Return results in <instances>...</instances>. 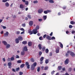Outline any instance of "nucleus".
Returning <instances> with one entry per match:
<instances>
[{"label":"nucleus","mask_w":75,"mask_h":75,"mask_svg":"<svg viewBox=\"0 0 75 75\" xmlns=\"http://www.w3.org/2000/svg\"><path fill=\"white\" fill-rule=\"evenodd\" d=\"M39 28H40V26L38 25H37L36 28L33 30V34H36L38 33V30H38Z\"/></svg>","instance_id":"nucleus-1"},{"label":"nucleus","mask_w":75,"mask_h":75,"mask_svg":"<svg viewBox=\"0 0 75 75\" xmlns=\"http://www.w3.org/2000/svg\"><path fill=\"white\" fill-rule=\"evenodd\" d=\"M68 53H69L70 54V55L71 56V57H75V54H74V52H72V51H70L69 50H68L67 51Z\"/></svg>","instance_id":"nucleus-2"},{"label":"nucleus","mask_w":75,"mask_h":75,"mask_svg":"<svg viewBox=\"0 0 75 75\" xmlns=\"http://www.w3.org/2000/svg\"><path fill=\"white\" fill-rule=\"evenodd\" d=\"M25 65L27 66V69H30V65H29V63L28 62H25Z\"/></svg>","instance_id":"nucleus-3"},{"label":"nucleus","mask_w":75,"mask_h":75,"mask_svg":"<svg viewBox=\"0 0 75 75\" xmlns=\"http://www.w3.org/2000/svg\"><path fill=\"white\" fill-rule=\"evenodd\" d=\"M69 63V59H67L64 62L65 65H67Z\"/></svg>","instance_id":"nucleus-4"},{"label":"nucleus","mask_w":75,"mask_h":75,"mask_svg":"<svg viewBox=\"0 0 75 75\" xmlns=\"http://www.w3.org/2000/svg\"><path fill=\"white\" fill-rule=\"evenodd\" d=\"M42 12H43V9L42 8H40L38 10V12L39 14L42 13Z\"/></svg>","instance_id":"nucleus-5"},{"label":"nucleus","mask_w":75,"mask_h":75,"mask_svg":"<svg viewBox=\"0 0 75 75\" xmlns=\"http://www.w3.org/2000/svg\"><path fill=\"white\" fill-rule=\"evenodd\" d=\"M8 66L9 68H11V62H9L8 63Z\"/></svg>","instance_id":"nucleus-6"},{"label":"nucleus","mask_w":75,"mask_h":75,"mask_svg":"<svg viewBox=\"0 0 75 75\" xmlns=\"http://www.w3.org/2000/svg\"><path fill=\"white\" fill-rule=\"evenodd\" d=\"M23 51H28L27 47V46H25L23 49Z\"/></svg>","instance_id":"nucleus-7"},{"label":"nucleus","mask_w":75,"mask_h":75,"mask_svg":"<svg viewBox=\"0 0 75 75\" xmlns=\"http://www.w3.org/2000/svg\"><path fill=\"white\" fill-rule=\"evenodd\" d=\"M59 47H57V49L56 50V53H59Z\"/></svg>","instance_id":"nucleus-8"},{"label":"nucleus","mask_w":75,"mask_h":75,"mask_svg":"<svg viewBox=\"0 0 75 75\" xmlns=\"http://www.w3.org/2000/svg\"><path fill=\"white\" fill-rule=\"evenodd\" d=\"M51 37L50 35H47V36L46 37V38L47 40H51Z\"/></svg>","instance_id":"nucleus-9"},{"label":"nucleus","mask_w":75,"mask_h":75,"mask_svg":"<svg viewBox=\"0 0 75 75\" xmlns=\"http://www.w3.org/2000/svg\"><path fill=\"white\" fill-rule=\"evenodd\" d=\"M18 40H19V41H22V40H23V37H22L21 36H19L18 37Z\"/></svg>","instance_id":"nucleus-10"},{"label":"nucleus","mask_w":75,"mask_h":75,"mask_svg":"<svg viewBox=\"0 0 75 75\" xmlns=\"http://www.w3.org/2000/svg\"><path fill=\"white\" fill-rule=\"evenodd\" d=\"M24 5L23 4H21V5H20V8H21V9H23V8H24Z\"/></svg>","instance_id":"nucleus-11"},{"label":"nucleus","mask_w":75,"mask_h":75,"mask_svg":"<svg viewBox=\"0 0 75 75\" xmlns=\"http://www.w3.org/2000/svg\"><path fill=\"white\" fill-rule=\"evenodd\" d=\"M9 34L8 32H6V33H4V37H7V36Z\"/></svg>","instance_id":"nucleus-12"},{"label":"nucleus","mask_w":75,"mask_h":75,"mask_svg":"<svg viewBox=\"0 0 75 75\" xmlns=\"http://www.w3.org/2000/svg\"><path fill=\"white\" fill-rule=\"evenodd\" d=\"M29 24L30 26H32L33 25V21H30L29 23Z\"/></svg>","instance_id":"nucleus-13"},{"label":"nucleus","mask_w":75,"mask_h":75,"mask_svg":"<svg viewBox=\"0 0 75 75\" xmlns=\"http://www.w3.org/2000/svg\"><path fill=\"white\" fill-rule=\"evenodd\" d=\"M38 47L39 50H41L42 49V46L41 44H39L38 45Z\"/></svg>","instance_id":"nucleus-14"},{"label":"nucleus","mask_w":75,"mask_h":75,"mask_svg":"<svg viewBox=\"0 0 75 75\" xmlns=\"http://www.w3.org/2000/svg\"><path fill=\"white\" fill-rule=\"evenodd\" d=\"M15 41L16 44H18L19 43V40L18 38H16L15 40Z\"/></svg>","instance_id":"nucleus-15"},{"label":"nucleus","mask_w":75,"mask_h":75,"mask_svg":"<svg viewBox=\"0 0 75 75\" xmlns=\"http://www.w3.org/2000/svg\"><path fill=\"white\" fill-rule=\"evenodd\" d=\"M9 6H10V4H9L8 3L6 2L5 3V6L6 7H9Z\"/></svg>","instance_id":"nucleus-16"},{"label":"nucleus","mask_w":75,"mask_h":75,"mask_svg":"<svg viewBox=\"0 0 75 75\" xmlns=\"http://www.w3.org/2000/svg\"><path fill=\"white\" fill-rule=\"evenodd\" d=\"M28 46H29V47H31L32 45V42H28Z\"/></svg>","instance_id":"nucleus-17"},{"label":"nucleus","mask_w":75,"mask_h":75,"mask_svg":"<svg viewBox=\"0 0 75 75\" xmlns=\"http://www.w3.org/2000/svg\"><path fill=\"white\" fill-rule=\"evenodd\" d=\"M2 43H3V44H4L5 45H7V42H6V41H2Z\"/></svg>","instance_id":"nucleus-18"},{"label":"nucleus","mask_w":75,"mask_h":75,"mask_svg":"<svg viewBox=\"0 0 75 75\" xmlns=\"http://www.w3.org/2000/svg\"><path fill=\"white\" fill-rule=\"evenodd\" d=\"M28 33H29V34H30V35H31L33 34V32L31 31V30H29L28 31Z\"/></svg>","instance_id":"nucleus-19"},{"label":"nucleus","mask_w":75,"mask_h":75,"mask_svg":"<svg viewBox=\"0 0 75 75\" xmlns=\"http://www.w3.org/2000/svg\"><path fill=\"white\" fill-rule=\"evenodd\" d=\"M34 69H35V67L34 66H33V65L32 64V67H31V69L32 71L33 70H34Z\"/></svg>","instance_id":"nucleus-20"},{"label":"nucleus","mask_w":75,"mask_h":75,"mask_svg":"<svg viewBox=\"0 0 75 75\" xmlns=\"http://www.w3.org/2000/svg\"><path fill=\"white\" fill-rule=\"evenodd\" d=\"M49 1L50 3H54V1L53 0H49Z\"/></svg>","instance_id":"nucleus-21"},{"label":"nucleus","mask_w":75,"mask_h":75,"mask_svg":"<svg viewBox=\"0 0 75 75\" xmlns=\"http://www.w3.org/2000/svg\"><path fill=\"white\" fill-rule=\"evenodd\" d=\"M25 65V64H23L20 66V67L23 68V67H24Z\"/></svg>","instance_id":"nucleus-22"},{"label":"nucleus","mask_w":75,"mask_h":75,"mask_svg":"<svg viewBox=\"0 0 75 75\" xmlns=\"http://www.w3.org/2000/svg\"><path fill=\"white\" fill-rule=\"evenodd\" d=\"M59 44H60V47L61 48H63V45H62V44L61 43V42H59Z\"/></svg>","instance_id":"nucleus-23"},{"label":"nucleus","mask_w":75,"mask_h":75,"mask_svg":"<svg viewBox=\"0 0 75 75\" xmlns=\"http://www.w3.org/2000/svg\"><path fill=\"white\" fill-rule=\"evenodd\" d=\"M10 47V45L9 44H8L6 45V48L7 49L8 48H9Z\"/></svg>","instance_id":"nucleus-24"},{"label":"nucleus","mask_w":75,"mask_h":75,"mask_svg":"<svg viewBox=\"0 0 75 75\" xmlns=\"http://www.w3.org/2000/svg\"><path fill=\"white\" fill-rule=\"evenodd\" d=\"M47 16H43V18L44 20H45L47 19Z\"/></svg>","instance_id":"nucleus-25"},{"label":"nucleus","mask_w":75,"mask_h":75,"mask_svg":"<svg viewBox=\"0 0 75 75\" xmlns=\"http://www.w3.org/2000/svg\"><path fill=\"white\" fill-rule=\"evenodd\" d=\"M45 52H46V54H48V52H49V50H48V49H46L45 50Z\"/></svg>","instance_id":"nucleus-26"},{"label":"nucleus","mask_w":75,"mask_h":75,"mask_svg":"<svg viewBox=\"0 0 75 75\" xmlns=\"http://www.w3.org/2000/svg\"><path fill=\"white\" fill-rule=\"evenodd\" d=\"M42 49L43 51H44L45 50V46H43L42 48Z\"/></svg>","instance_id":"nucleus-27"},{"label":"nucleus","mask_w":75,"mask_h":75,"mask_svg":"<svg viewBox=\"0 0 75 75\" xmlns=\"http://www.w3.org/2000/svg\"><path fill=\"white\" fill-rule=\"evenodd\" d=\"M22 44L24 45L27 44V42L26 41H23L22 42Z\"/></svg>","instance_id":"nucleus-28"},{"label":"nucleus","mask_w":75,"mask_h":75,"mask_svg":"<svg viewBox=\"0 0 75 75\" xmlns=\"http://www.w3.org/2000/svg\"><path fill=\"white\" fill-rule=\"evenodd\" d=\"M21 54L22 55H24V54H25V52L23 51L21 52Z\"/></svg>","instance_id":"nucleus-29"},{"label":"nucleus","mask_w":75,"mask_h":75,"mask_svg":"<svg viewBox=\"0 0 75 75\" xmlns=\"http://www.w3.org/2000/svg\"><path fill=\"white\" fill-rule=\"evenodd\" d=\"M44 58L43 57H41L40 59V61H43V60H44Z\"/></svg>","instance_id":"nucleus-30"},{"label":"nucleus","mask_w":75,"mask_h":75,"mask_svg":"<svg viewBox=\"0 0 75 75\" xmlns=\"http://www.w3.org/2000/svg\"><path fill=\"white\" fill-rule=\"evenodd\" d=\"M27 17L29 18V19H31V16L30 15H27Z\"/></svg>","instance_id":"nucleus-31"},{"label":"nucleus","mask_w":75,"mask_h":75,"mask_svg":"<svg viewBox=\"0 0 75 75\" xmlns=\"http://www.w3.org/2000/svg\"><path fill=\"white\" fill-rule=\"evenodd\" d=\"M58 70H61V69L62 68V66H58Z\"/></svg>","instance_id":"nucleus-32"},{"label":"nucleus","mask_w":75,"mask_h":75,"mask_svg":"<svg viewBox=\"0 0 75 75\" xmlns=\"http://www.w3.org/2000/svg\"><path fill=\"white\" fill-rule=\"evenodd\" d=\"M49 62V60L47 59L45 61V64H48Z\"/></svg>","instance_id":"nucleus-33"},{"label":"nucleus","mask_w":75,"mask_h":75,"mask_svg":"<svg viewBox=\"0 0 75 75\" xmlns=\"http://www.w3.org/2000/svg\"><path fill=\"white\" fill-rule=\"evenodd\" d=\"M39 39L40 40H43V38L42 36H40L39 37Z\"/></svg>","instance_id":"nucleus-34"},{"label":"nucleus","mask_w":75,"mask_h":75,"mask_svg":"<svg viewBox=\"0 0 75 75\" xmlns=\"http://www.w3.org/2000/svg\"><path fill=\"white\" fill-rule=\"evenodd\" d=\"M10 59L11 61H13L15 59L14 58V57H11Z\"/></svg>","instance_id":"nucleus-35"},{"label":"nucleus","mask_w":75,"mask_h":75,"mask_svg":"<svg viewBox=\"0 0 75 75\" xmlns=\"http://www.w3.org/2000/svg\"><path fill=\"white\" fill-rule=\"evenodd\" d=\"M48 68H49L48 67V66L45 67L44 68V70H47V69H48Z\"/></svg>","instance_id":"nucleus-36"},{"label":"nucleus","mask_w":75,"mask_h":75,"mask_svg":"<svg viewBox=\"0 0 75 75\" xmlns=\"http://www.w3.org/2000/svg\"><path fill=\"white\" fill-rule=\"evenodd\" d=\"M55 37L53 36L52 37V38H51V39L50 40H55Z\"/></svg>","instance_id":"nucleus-37"},{"label":"nucleus","mask_w":75,"mask_h":75,"mask_svg":"<svg viewBox=\"0 0 75 75\" xmlns=\"http://www.w3.org/2000/svg\"><path fill=\"white\" fill-rule=\"evenodd\" d=\"M33 65L34 66V67H35L37 66V63L34 62L33 64Z\"/></svg>","instance_id":"nucleus-38"},{"label":"nucleus","mask_w":75,"mask_h":75,"mask_svg":"<svg viewBox=\"0 0 75 75\" xmlns=\"http://www.w3.org/2000/svg\"><path fill=\"white\" fill-rule=\"evenodd\" d=\"M67 53H66V54H65V56L67 57H68V56H69V53H68V51L67 52Z\"/></svg>","instance_id":"nucleus-39"},{"label":"nucleus","mask_w":75,"mask_h":75,"mask_svg":"<svg viewBox=\"0 0 75 75\" xmlns=\"http://www.w3.org/2000/svg\"><path fill=\"white\" fill-rule=\"evenodd\" d=\"M17 62L18 64H20V63H21V60H19L17 61Z\"/></svg>","instance_id":"nucleus-40"},{"label":"nucleus","mask_w":75,"mask_h":75,"mask_svg":"<svg viewBox=\"0 0 75 75\" xmlns=\"http://www.w3.org/2000/svg\"><path fill=\"white\" fill-rule=\"evenodd\" d=\"M37 70L38 72H39L40 71V67H38V69Z\"/></svg>","instance_id":"nucleus-41"},{"label":"nucleus","mask_w":75,"mask_h":75,"mask_svg":"<svg viewBox=\"0 0 75 75\" xmlns=\"http://www.w3.org/2000/svg\"><path fill=\"white\" fill-rule=\"evenodd\" d=\"M33 3H34V4H36L37 3H38V1H34L33 2Z\"/></svg>","instance_id":"nucleus-42"},{"label":"nucleus","mask_w":75,"mask_h":75,"mask_svg":"<svg viewBox=\"0 0 75 75\" xmlns=\"http://www.w3.org/2000/svg\"><path fill=\"white\" fill-rule=\"evenodd\" d=\"M70 24H71L74 25V22L73 21H71L70 22Z\"/></svg>","instance_id":"nucleus-43"},{"label":"nucleus","mask_w":75,"mask_h":75,"mask_svg":"<svg viewBox=\"0 0 75 75\" xmlns=\"http://www.w3.org/2000/svg\"><path fill=\"white\" fill-rule=\"evenodd\" d=\"M16 71H19V70H20V68L18 67L16 68Z\"/></svg>","instance_id":"nucleus-44"},{"label":"nucleus","mask_w":75,"mask_h":75,"mask_svg":"<svg viewBox=\"0 0 75 75\" xmlns=\"http://www.w3.org/2000/svg\"><path fill=\"white\" fill-rule=\"evenodd\" d=\"M72 68H70L69 69L68 71L71 72L72 71Z\"/></svg>","instance_id":"nucleus-45"},{"label":"nucleus","mask_w":75,"mask_h":75,"mask_svg":"<svg viewBox=\"0 0 75 75\" xmlns=\"http://www.w3.org/2000/svg\"><path fill=\"white\" fill-rule=\"evenodd\" d=\"M47 36V35L45 34L43 35V37L44 38H45Z\"/></svg>","instance_id":"nucleus-46"},{"label":"nucleus","mask_w":75,"mask_h":75,"mask_svg":"<svg viewBox=\"0 0 75 75\" xmlns=\"http://www.w3.org/2000/svg\"><path fill=\"white\" fill-rule=\"evenodd\" d=\"M20 33V31H16V34H19Z\"/></svg>","instance_id":"nucleus-47"},{"label":"nucleus","mask_w":75,"mask_h":75,"mask_svg":"<svg viewBox=\"0 0 75 75\" xmlns=\"http://www.w3.org/2000/svg\"><path fill=\"white\" fill-rule=\"evenodd\" d=\"M39 54L40 56H41L42 55V52L40 51L39 52Z\"/></svg>","instance_id":"nucleus-48"},{"label":"nucleus","mask_w":75,"mask_h":75,"mask_svg":"<svg viewBox=\"0 0 75 75\" xmlns=\"http://www.w3.org/2000/svg\"><path fill=\"white\" fill-rule=\"evenodd\" d=\"M31 61L32 62H34V59L33 58H32L30 59Z\"/></svg>","instance_id":"nucleus-49"},{"label":"nucleus","mask_w":75,"mask_h":75,"mask_svg":"<svg viewBox=\"0 0 75 75\" xmlns=\"http://www.w3.org/2000/svg\"><path fill=\"white\" fill-rule=\"evenodd\" d=\"M44 14H48V12L47 11H44Z\"/></svg>","instance_id":"nucleus-50"},{"label":"nucleus","mask_w":75,"mask_h":75,"mask_svg":"<svg viewBox=\"0 0 75 75\" xmlns=\"http://www.w3.org/2000/svg\"><path fill=\"white\" fill-rule=\"evenodd\" d=\"M54 72H55V71H54V70H53L52 71L51 73L52 75H53L54 74Z\"/></svg>","instance_id":"nucleus-51"},{"label":"nucleus","mask_w":75,"mask_h":75,"mask_svg":"<svg viewBox=\"0 0 75 75\" xmlns=\"http://www.w3.org/2000/svg\"><path fill=\"white\" fill-rule=\"evenodd\" d=\"M25 4L26 5H28V1H25Z\"/></svg>","instance_id":"nucleus-52"},{"label":"nucleus","mask_w":75,"mask_h":75,"mask_svg":"<svg viewBox=\"0 0 75 75\" xmlns=\"http://www.w3.org/2000/svg\"><path fill=\"white\" fill-rule=\"evenodd\" d=\"M7 0H3L2 2L3 3H6V2H7Z\"/></svg>","instance_id":"nucleus-53"},{"label":"nucleus","mask_w":75,"mask_h":75,"mask_svg":"<svg viewBox=\"0 0 75 75\" xmlns=\"http://www.w3.org/2000/svg\"><path fill=\"white\" fill-rule=\"evenodd\" d=\"M23 74V72L20 71L19 72V75H22Z\"/></svg>","instance_id":"nucleus-54"},{"label":"nucleus","mask_w":75,"mask_h":75,"mask_svg":"<svg viewBox=\"0 0 75 75\" xmlns=\"http://www.w3.org/2000/svg\"><path fill=\"white\" fill-rule=\"evenodd\" d=\"M73 27V26H72V25H70L69 26V28H72Z\"/></svg>","instance_id":"nucleus-55"},{"label":"nucleus","mask_w":75,"mask_h":75,"mask_svg":"<svg viewBox=\"0 0 75 75\" xmlns=\"http://www.w3.org/2000/svg\"><path fill=\"white\" fill-rule=\"evenodd\" d=\"M71 33L73 34H74V33H75V30H72L71 31Z\"/></svg>","instance_id":"nucleus-56"},{"label":"nucleus","mask_w":75,"mask_h":75,"mask_svg":"<svg viewBox=\"0 0 75 75\" xmlns=\"http://www.w3.org/2000/svg\"><path fill=\"white\" fill-rule=\"evenodd\" d=\"M42 19H38V21L40 22H41L42 21Z\"/></svg>","instance_id":"nucleus-57"},{"label":"nucleus","mask_w":75,"mask_h":75,"mask_svg":"<svg viewBox=\"0 0 75 75\" xmlns=\"http://www.w3.org/2000/svg\"><path fill=\"white\" fill-rule=\"evenodd\" d=\"M50 56H52V52H50L49 54Z\"/></svg>","instance_id":"nucleus-58"},{"label":"nucleus","mask_w":75,"mask_h":75,"mask_svg":"<svg viewBox=\"0 0 75 75\" xmlns=\"http://www.w3.org/2000/svg\"><path fill=\"white\" fill-rule=\"evenodd\" d=\"M16 58H19L20 57L18 55H16Z\"/></svg>","instance_id":"nucleus-59"},{"label":"nucleus","mask_w":75,"mask_h":75,"mask_svg":"<svg viewBox=\"0 0 75 75\" xmlns=\"http://www.w3.org/2000/svg\"><path fill=\"white\" fill-rule=\"evenodd\" d=\"M47 13H51V10H47Z\"/></svg>","instance_id":"nucleus-60"},{"label":"nucleus","mask_w":75,"mask_h":75,"mask_svg":"<svg viewBox=\"0 0 75 75\" xmlns=\"http://www.w3.org/2000/svg\"><path fill=\"white\" fill-rule=\"evenodd\" d=\"M7 61L8 62H10V59L9 58H8L7 60Z\"/></svg>","instance_id":"nucleus-61"},{"label":"nucleus","mask_w":75,"mask_h":75,"mask_svg":"<svg viewBox=\"0 0 75 75\" xmlns=\"http://www.w3.org/2000/svg\"><path fill=\"white\" fill-rule=\"evenodd\" d=\"M53 34V33L52 32L50 34V36H52V34Z\"/></svg>","instance_id":"nucleus-62"},{"label":"nucleus","mask_w":75,"mask_h":75,"mask_svg":"<svg viewBox=\"0 0 75 75\" xmlns=\"http://www.w3.org/2000/svg\"><path fill=\"white\" fill-rule=\"evenodd\" d=\"M62 70L63 71H65V67L63 68L62 69Z\"/></svg>","instance_id":"nucleus-63"},{"label":"nucleus","mask_w":75,"mask_h":75,"mask_svg":"<svg viewBox=\"0 0 75 75\" xmlns=\"http://www.w3.org/2000/svg\"><path fill=\"white\" fill-rule=\"evenodd\" d=\"M20 30L21 31H24V29L23 28H21Z\"/></svg>","instance_id":"nucleus-64"}]
</instances>
